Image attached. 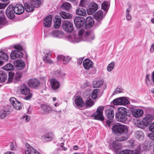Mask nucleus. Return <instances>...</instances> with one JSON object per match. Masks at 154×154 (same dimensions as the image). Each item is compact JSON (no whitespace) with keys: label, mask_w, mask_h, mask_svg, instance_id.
Returning a JSON list of instances; mask_svg holds the SVG:
<instances>
[{"label":"nucleus","mask_w":154,"mask_h":154,"mask_svg":"<svg viewBox=\"0 0 154 154\" xmlns=\"http://www.w3.org/2000/svg\"><path fill=\"white\" fill-rule=\"evenodd\" d=\"M70 59V57L67 56L66 57L64 56V58H63V63L65 64H66L69 61Z\"/></svg>","instance_id":"nucleus-55"},{"label":"nucleus","mask_w":154,"mask_h":154,"mask_svg":"<svg viewBox=\"0 0 154 154\" xmlns=\"http://www.w3.org/2000/svg\"><path fill=\"white\" fill-rule=\"evenodd\" d=\"M45 55L43 57V60L45 63L49 64L53 63V61L50 58L51 55L50 53H45Z\"/></svg>","instance_id":"nucleus-26"},{"label":"nucleus","mask_w":154,"mask_h":154,"mask_svg":"<svg viewBox=\"0 0 154 154\" xmlns=\"http://www.w3.org/2000/svg\"><path fill=\"white\" fill-rule=\"evenodd\" d=\"M119 154H133V152L130 150H124L121 151Z\"/></svg>","instance_id":"nucleus-50"},{"label":"nucleus","mask_w":154,"mask_h":154,"mask_svg":"<svg viewBox=\"0 0 154 154\" xmlns=\"http://www.w3.org/2000/svg\"><path fill=\"white\" fill-rule=\"evenodd\" d=\"M14 64L15 66L18 68V69H22L25 66V63L22 60L17 59L14 61Z\"/></svg>","instance_id":"nucleus-19"},{"label":"nucleus","mask_w":154,"mask_h":154,"mask_svg":"<svg viewBox=\"0 0 154 154\" xmlns=\"http://www.w3.org/2000/svg\"><path fill=\"white\" fill-rule=\"evenodd\" d=\"M2 69L7 71L12 70L14 69V66L11 63H8L3 66Z\"/></svg>","instance_id":"nucleus-40"},{"label":"nucleus","mask_w":154,"mask_h":154,"mask_svg":"<svg viewBox=\"0 0 154 154\" xmlns=\"http://www.w3.org/2000/svg\"><path fill=\"white\" fill-rule=\"evenodd\" d=\"M7 75L6 73L2 70H0V77H7Z\"/></svg>","instance_id":"nucleus-56"},{"label":"nucleus","mask_w":154,"mask_h":154,"mask_svg":"<svg viewBox=\"0 0 154 154\" xmlns=\"http://www.w3.org/2000/svg\"><path fill=\"white\" fill-rule=\"evenodd\" d=\"M23 56V53L20 51L18 50L13 51L10 55L11 58L12 60L18 58H21Z\"/></svg>","instance_id":"nucleus-17"},{"label":"nucleus","mask_w":154,"mask_h":154,"mask_svg":"<svg viewBox=\"0 0 154 154\" xmlns=\"http://www.w3.org/2000/svg\"><path fill=\"white\" fill-rule=\"evenodd\" d=\"M49 81L51 88L53 90H56L59 88L60 83L56 79L51 78L50 79Z\"/></svg>","instance_id":"nucleus-16"},{"label":"nucleus","mask_w":154,"mask_h":154,"mask_svg":"<svg viewBox=\"0 0 154 154\" xmlns=\"http://www.w3.org/2000/svg\"><path fill=\"white\" fill-rule=\"evenodd\" d=\"M121 105H125L128 104L129 102L128 100L124 97H121Z\"/></svg>","instance_id":"nucleus-48"},{"label":"nucleus","mask_w":154,"mask_h":154,"mask_svg":"<svg viewBox=\"0 0 154 154\" xmlns=\"http://www.w3.org/2000/svg\"><path fill=\"white\" fill-rule=\"evenodd\" d=\"M30 2L36 8L39 7L41 2L40 0H30Z\"/></svg>","instance_id":"nucleus-43"},{"label":"nucleus","mask_w":154,"mask_h":154,"mask_svg":"<svg viewBox=\"0 0 154 154\" xmlns=\"http://www.w3.org/2000/svg\"><path fill=\"white\" fill-rule=\"evenodd\" d=\"M72 7L71 4L68 2H65L61 5V8L64 10H68L71 8Z\"/></svg>","instance_id":"nucleus-34"},{"label":"nucleus","mask_w":154,"mask_h":154,"mask_svg":"<svg viewBox=\"0 0 154 154\" xmlns=\"http://www.w3.org/2000/svg\"><path fill=\"white\" fill-rule=\"evenodd\" d=\"M134 136L137 139L141 141L144 139V134L143 131H137L135 132Z\"/></svg>","instance_id":"nucleus-22"},{"label":"nucleus","mask_w":154,"mask_h":154,"mask_svg":"<svg viewBox=\"0 0 154 154\" xmlns=\"http://www.w3.org/2000/svg\"><path fill=\"white\" fill-rule=\"evenodd\" d=\"M145 117L146 119L148 120L150 123L154 119V116L151 114H147Z\"/></svg>","instance_id":"nucleus-51"},{"label":"nucleus","mask_w":154,"mask_h":154,"mask_svg":"<svg viewBox=\"0 0 154 154\" xmlns=\"http://www.w3.org/2000/svg\"><path fill=\"white\" fill-rule=\"evenodd\" d=\"M115 65V62L114 61L112 62L107 66V70L109 72L111 71L113 69Z\"/></svg>","instance_id":"nucleus-46"},{"label":"nucleus","mask_w":154,"mask_h":154,"mask_svg":"<svg viewBox=\"0 0 154 154\" xmlns=\"http://www.w3.org/2000/svg\"><path fill=\"white\" fill-rule=\"evenodd\" d=\"M103 108L99 106L96 111L91 116L94 117L95 119L103 121L104 120V118L103 115Z\"/></svg>","instance_id":"nucleus-7"},{"label":"nucleus","mask_w":154,"mask_h":154,"mask_svg":"<svg viewBox=\"0 0 154 154\" xmlns=\"http://www.w3.org/2000/svg\"><path fill=\"white\" fill-rule=\"evenodd\" d=\"M94 63L89 58H86L83 62V66L84 68L87 70H88L92 69L91 72L90 74L91 75L96 74V68H93Z\"/></svg>","instance_id":"nucleus-3"},{"label":"nucleus","mask_w":154,"mask_h":154,"mask_svg":"<svg viewBox=\"0 0 154 154\" xmlns=\"http://www.w3.org/2000/svg\"><path fill=\"white\" fill-rule=\"evenodd\" d=\"M10 112L9 111L3 110L0 113V118L1 119H3L10 114Z\"/></svg>","instance_id":"nucleus-42"},{"label":"nucleus","mask_w":154,"mask_h":154,"mask_svg":"<svg viewBox=\"0 0 154 154\" xmlns=\"http://www.w3.org/2000/svg\"><path fill=\"white\" fill-rule=\"evenodd\" d=\"M150 131L154 133V122L151 124L149 127Z\"/></svg>","instance_id":"nucleus-58"},{"label":"nucleus","mask_w":154,"mask_h":154,"mask_svg":"<svg viewBox=\"0 0 154 154\" xmlns=\"http://www.w3.org/2000/svg\"><path fill=\"white\" fill-rule=\"evenodd\" d=\"M14 48L17 49L16 50L21 51L23 50V48L22 46L19 44H17L14 45Z\"/></svg>","instance_id":"nucleus-53"},{"label":"nucleus","mask_w":154,"mask_h":154,"mask_svg":"<svg viewBox=\"0 0 154 154\" xmlns=\"http://www.w3.org/2000/svg\"><path fill=\"white\" fill-rule=\"evenodd\" d=\"M10 102L12 104H14L17 101V99L14 97H12L10 99Z\"/></svg>","instance_id":"nucleus-59"},{"label":"nucleus","mask_w":154,"mask_h":154,"mask_svg":"<svg viewBox=\"0 0 154 154\" xmlns=\"http://www.w3.org/2000/svg\"><path fill=\"white\" fill-rule=\"evenodd\" d=\"M10 146V149L11 150L14 151L16 150V149L14 146V145L13 142H11Z\"/></svg>","instance_id":"nucleus-62"},{"label":"nucleus","mask_w":154,"mask_h":154,"mask_svg":"<svg viewBox=\"0 0 154 154\" xmlns=\"http://www.w3.org/2000/svg\"><path fill=\"white\" fill-rule=\"evenodd\" d=\"M110 2L109 1H104L102 4V8L105 11L107 12L109 7Z\"/></svg>","instance_id":"nucleus-30"},{"label":"nucleus","mask_w":154,"mask_h":154,"mask_svg":"<svg viewBox=\"0 0 154 154\" xmlns=\"http://www.w3.org/2000/svg\"><path fill=\"white\" fill-rule=\"evenodd\" d=\"M135 124L136 126L139 128L143 129L144 128L145 125L141 121L138 120L137 121Z\"/></svg>","instance_id":"nucleus-47"},{"label":"nucleus","mask_w":154,"mask_h":154,"mask_svg":"<svg viewBox=\"0 0 154 154\" xmlns=\"http://www.w3.org/2000/svg\"><path fill=\"white\" fill-rule=\"evenodd\" d=\"M24 119H25L26 122H29L30 119V117L28 115H26L23 117Z\"/></svg>","instance_id":"nucleus-63"},{"label":"nucleus","mask_w":154,"mask_h":154,"mask_svg":"<svg viewBox=\"0 0 154 154\" xmlns=\"http://www.w3.org/2000/svg\"><path fill=\"white\" fill-rule=\"evenodd\" d=\"M25 145L27 148L25 150L26 154H32L33 148L27 143H25Z\"/></svg>","instance_id":"nucleus-36"},{"label":"nucleus","mask_w":154,"mask_h":154,"mask_svg":"<svg viewBox=\"0 0 154 154\" xmlns=\"http://www.w3.org/2000/svg\"><path fill=\"white\" fill-rule=\"evenodd\" d=\"M74 21L75 26L78 28H80L85 24V18L78 17L74 19Z\"/></svg>","instance_id":"nucleus-11"},{"label":"nucleus","mask_w":154,"mask_h":154,"mask_svg":"<svg viewBox=\"0 0 154 154\" xmlns=\"http://www.w3.org/2000/svg\"><path fill=\"white\" fill-rule=\"evenodd\" d=\"M53 138V135L51 133H47L43 135L42 137V139L45 141L51 140Z\"/></svg>","instance_id":"nucleus-24"},{"label":"nucleus","mask_w":154,"mask_h":154,"mask_svg":"<svg viewBox=\"0 0 154 154\" xmlns=\"http://www.w3.org/2000/svg\"><path fill=\"white\" fill-rule=\"evenodd\" d=\"M86 38L88 39L87 40L88 41H91L94 39L95 38L94 35L93 34L91 33L89 31H87L86 32Z\"/></svg>","instance_id":"nucleus-38"},{"label":"nucleus","mask_w":154,"mask_h":154,"mask_svg":"<svg viewBox=\"0 0 154 154\" xmlns=\"http://www.w3.org/2000/svg\"><path fill=\"white\" fill-rule=\"evenodd\" d=\"M142 122L145 126L149 125L150 123L149 120L146 119V117L143 119Z\"/></svg>","instance_id":"nucleus-52"},{"label":"nucleus","mask_w":154,"mask_h":154,"mask_svg":"<svg viewBox=\"0 0 154 154\" xmlns=\"http://www.w3.org/2000/svg\"><path fill=\"white\" fill-rule=\"evenodd\" d=\"M100 90L99 89H94L91 95V97L92 99H95L97 97V93Z\"/></svg>","instance_id":"nucleus-45"},{"label":"nucleus","mask_w":154,"mask_h":154,"mask_svg":"<svg viewBox=\"0 0 154 154\" xmlns=\"http://www.w3.org/2000/svg\"><path fill=\"white\" fill-rule=\"evenodd\" d=\"M62 27L63 29L68 32H71L73 30V25L68 21H65L62 24Z\"/></svg>","instance_id":"nucleus-10"},{"label":"nucleus","mask_w":154,"mask_h":154,"mask_svg":"<svg viewBox=\"0 0 154 154\" xmlns=\"http://www.w3.org/2000/svg\"><path fill=\"white\" fill-rule=\"evenodd\" d=\"M94 104L93 100L90 98L85 100L84 105L86 107L89 108L92 106Z\"/></svg>","instance_id":"nucleus-29"},{"label":"nucleus","mask_w":154,"mask_h":154,"mask_svg":"<svg viewBox=\"0 0 154 154\" xmlns=\"http://www.w3.org/2000/svg\"><path fill=\"white\" fill-rule=\"evenodd\" d=\"M128 138V136L116 137V141H113L112 144L113 149H114V151L116 152L117 150L121 148V146L120 144L119 143V142L125 140Z\"/></svg>","instance_id":"nucleus-5"},{"label":"nucleus","mask_w":154,"mask_h":154,"mask_svg":"<svg viewBox=\"0 0 154 154\" xmlns=\"http://www.w3.org/2000/svg\"><path fill=\"white\" fill-rule=\"evenodd\" d=\"M103 16V12L101 10H99L95 13L94 17L97 21L96 24L97 26L99 25L101 23Z\"/></svg>","instance_id":"nucleus-14"},{"label":"nucleus","mask_w":154,"mask_h":154,"mask_svg":"<svg viewBox=\"0 0 154 154\" xmlns=\"http://www.w3.org/2000/svg\"><path fill=\"white\" fill-rule=\"evenodd\" d=\"M131 113L133 116L136 118H138L141 116L143 114V112L141 109H136L132 110Z\"/></svg>","instance_id":"nucleus-21"},{"label":"nucleus","mask_w":154,"mask_h":154,"mask_svg":"<svg viewBox=\"0 0 154 154\" xmlns=\"http://www.w3.org/2000/svg\"><path fill=\"white\" fill-rule=\"evenodd\" d=\"M61 33V32L57 30H55L51 32V35L54 37H58Z\"/></svg>","instance_id":"nucleus-44"},{"label":"nucleus","mask_w":154,"mask_h":154,"mask_svg":"<svg viewBox=\"0 0 154 154\" xmlns=\"http://www.w3.org/2000/svg\"><path fill=\"white\" fill-rule=\"evenodd\" d=\"M23 106L22 103L21 102L18 101H17L14 104H13L14 108L16 110L21 109Z\"/></svg>","instance_id":"nucleus-39"},{"label":"nucleus","mask_w":154,"mask_h":154,"mask_svg":"<svg viewBox=\"0 0 154 154\" xmlns=\"http://www.w3.org/2000/svg\"><path fill=\"white\" fill-rule=\"evenodd\" d=\"M85 28L87 29L91 28L94 25V21L93 17L91 16H88L86 18L85 20Z\"/></svg>","instance_id":"nucleus-13"},{"label":"nucleus","mask_w":154,"mask_h":154,"mask_svg":"<svg viewBox=\"0 0 154 154\" xmlns=\"http://www.w3.org/2000/svg\"><path fill=\"white\" fill-rule=\"evenodd\" d=\"M14 11L16 14L20 15L24 11V8L21 4H17L14 6Z\"/></svg>","instance_id":"nucleus-15"},{"label":"nucleus","mask_w":154,"mask_h":154,"mask_svg":"<svg viewBox=\"0 0 154 154\" xmlns=\"http://www.w3.org/2000/svg\"><path fill=\"white\" fill-rule=\"evenodd\" d=\"M76 14L79 15L85 16L87 15L86 10L82 8H78L76 11Z\"/></svg>","instance_id":"nucleus-32"},{"label":"nucleus","mask_w":154,"mask_h":154,"mask_svg":"<svg viewBox=\"0 0 154 154\" xmlns=\"http://www.w3.org/2000/svg\"><path fill=\"white\" fill-rule=\"evenodd\" d=\"M8 3H0V9H4L8 5Z\"/></svg>","instance_id":"nucleus-60"},{"label":"nucleus","mask_w":154,"mask_h":154,"mask_svg":"<svg viewBox=\"0 0 154 154\" xmlns=\"http://www.w3.org/2000/svg\"><path fill=\"white\" fill-rule=\"evenodd\" d=\"M25 10L28 12H32L35 8L32 2H28L25 3L24 5Z\"/></svg>","instance_id":"nucleus-18"},{"label":"nucleus","mask_w":154,"mask_h":154,"mask_svg":"<svg viewBox=\"0 0 154 154\" xmlns=\"http://www.w3.org/2000/svg\"><path fill=\"white\" fill-rule=\"evenodd\" d=\"M98 8V6L97 3L94 2L91 3L87 9L88 13L90 15L92 14L96 11Z\"/></svg>","instance_id":"nucleus-12"},{"label":"nucleus","mask_w":154,"mask_h":154,"mask_svg":"<svg viewBox=\"0 0 154 154\" xmlns=\"http://www.w3.org/2000/svg\"><path fill=\"white\" fill-rule=\"evenodd\" d=\"M104 82L103 80L94 81L93 83V85L94 88H99L102 85Z\"/></svg>","instance_id":"nucleus-37"},{"label":"nucleus","mask_w":154,"mask_h":154,"mask_svg":"<svg viewBox=\"0 0 154 154\" xmlns=\"http://www.w3.org/2000/svg\"><path fill=\"white\" fill-rule=\"evenodd\" d=\"M114 105H121V97L114 99L113 102Z\"/></svg>","instance_id":"nucleus-49"},{"label":"nucleus","mask_w":154,"mask_h":154,"mask_svg":"<svg viewBox=\"0 0 154 154\" xmlns=\"http://www.w3.org/2000/svg\"><path fill=\"white\" fill-rule=\"evenodd\" d=\"M6 18L5 17L2 11H0V25H4L6 23Z\"/></svg>","instance_id":"nucleus-31"},{"label":"nucleus","mask_w":154,"mask_h":154,"mask_svg":"<svg viewBox=\"0 0 154 154\" xmlns=\"http://www.w3.org/2000/svg\"><path fill=\"white\" fill-rule=\"evenodd\" d=\"M15 13L14 6L12 5H9L7 8L5 13L7 17L10 19H13L15 17Z\"/></svg>","instance_id":"nucleus-9"},{"label":"nucleus","mask_w":154,"mask_h":154,"mask_svg":"<svg viewBox=\"0 0 154 154\" xmlns=\"http://www.w3.org/2000/svg\"><path fill=\"white\" fill-rule=\"evenodd\" d=\"M112 130L113 133L116 135L127 134L128 132V128L118 123L113 126Z\"/></svg>","instance_id":"nucleus-2"},{"label":"nucleus","mask_w":154,"mask_h":154,"mask_svg":"<svg viewBox=\"0 0 154 154\" xmlns=\"http://www.w3.org/2000/svg\"><path fill=\"white\" fill-rule=\"evenodd\" d=\"M87 0H81L80 1L79 5L82 7L85 6L86 4Z\"/></svg>","instance_id":"nucleus-57"},{"label":"nucleus","mask_w":154,"mask_h":154,"mask_svg":"<svg viewBox=\"0 0 154 154\" xmlns=\"http://www.w3.org/2000/svg\"><path fill=\"white\" fill-rule=\"evenodd\" d=\"M8 55L5 52L0 51V60L7 61L8 60Z\"/></svg>","instance_id":"nucleus-33"},{"label":"nucleus","mask_w":154,"mask_h":154,"mask_svg":"<svg viewBox=\"0 0 154 154\" xmlns=\"http://www.w3.org/2000/svg\"><path fill=\"white\" fill-rule=\"evenodd\" d=\"M130 116L128 109L124 107H120L116 113L115 117L117 121L125 123L128 121V116L129 117Z\"/></svg>","instance_id":"nucleus-1"},{"label":"nucleus","mask_w":154,"mask_h":154,"mask_svg":"<svg viewBox=\"0 0 154 154\" xmlns=\"http://www.w3.org/2000/svg\"><path fill=\"white\" fill-rule=\"evenodd\" d=\"M63 58H64V56L62 55H59L57 56V60L59 61L61 60L63 61Z\"/></svg>","instance_id":"nucleus-61"},{"label":"nucleus","mask_w":154,"mask_h":154,"mask_svg":"<svg viewBox=\"0 0 154 154\" xmlns=\"http://www.w3.org/2000/svg\"><path fill=\"white\" fill-rule=\"evenodd\" d=\"M65 75V74L64 73L61 72L59 70L53 72L52 75L53 77H62Z\"/></svg>","instance_id":"nucleus-35"},{"label":"nucleus","mask_w":154,"mask_h":154,"mask_svg":"<svg viewBox=\"0 0 154 154\" xmlns=\"http://www.w3.org/2000/svg\"><path fill=\"white\" fill-rule=\"evenodd\" d=\"M149 137L152 140L154 141V133H150L148 134Z\"/></svg>","instance_id":"nucleus-64"},{"label":"nucleus","mask_w":154,"mask_h":154,"mask_svg":"<svg viewBox=\"0 0 154 154\" xmlns=\"http://www.w3.org/2000/svg\"><path fill=\"white\" fill-rule=\"evenodd\" d=\"M54 27L55 29L58 28L60 26L61 19L59 16H55L54 19Z\"/></svg>","instance_id":"nucleus-23"},{"label":"nucleus","mask_w":154,"mask_h":154,"mask_svg":"<svg viewBox=\"0 0 154 154\" xmlns=\"http://www.w3.org/2000/svg\"><path fill=\"white\" fill-rule=\"evenodd\" d=\"M52 16L50 15L45 17L43 20L44 25L46 27H49L51 25Z\"/></svg>","instance_id":"nucleus-20"},{"label":"nucleus","mask_w":154,"mask_h":154,"mask_svg":"<svg viewBox=\"0 0 154 154\" xmlns=\"http://www.w3.org/2000/svg\"><path fill=\"white\" fill-rule=\"evenodd\" d=\"M28 84L32 88L37 89L40 84V81L36 78H34L29 80Z\"/></svg>","instance_id":"nucleus-8"},{"label":"nucleus","mask_w":154,"mask_h":154,"mask_svg":"<svg viewBox=\"0 0 154 154\" xmlns=\"http://www.w3.org/2000/svg\"><path fill=\"white\" fill-rule=\"evenodd\" d=\"M41 108L47 114L52 111V109L50 106L45 104H42Z\"/></svg>","instance_id":"nucleus-27"},{"label":"nucleus","mask_w":154,"mask_h":154,"mask_svg":"<svg viewBox=\"0 0 154 154\" xmlns=\"http://www.w3.org/2000/svg\"><path fill=\"white\" fill-rule=\"evenodd\" d=\"M60 15V17L63 19H70L72 17V15L71 14L64 11L61 12Z\"/></svg>","instance_id":"nucleus-28"},{"label":"nucleus","mask_w":154,"mask_h":154,"mask_svg":"<svg viewBox=\"0 0 154 154\" xmlns=\"http://www.w3.org/2000/svg\"><path fill=\"white\" fill-rule=\"evenodd\" d=\"M114 109L112 107H109L106 109L105 111V115L108 119L106 120V123L108 125H110L112 122L114 116Z\"/></svg>","instance_id":"nucleus-6"},{"label":"nucleus","mask_w":154,"mask_h":154,"mask_svg":"<svg viewBox=\"0 0 154 154\" xmlns=\"http://www.w3.org/2000/svg\"><path fill=\"white\" fill-rule=\"evenodd\" d=\"M75 102L76 105L79 107H82L84 106L82 99L79 96L76 97Z\"/></svg>","instance_id":"nucleus-25"},{"label":"nucleus","mask_w":154,"mask_h":154,"mask_svg":"<svg viewBox=\"0 0 154 154\" xmlns=\"http://www.w3.org/2000/svg\"><path fill=\"white\" fill-rule=\"evenodd\" d=\"M20 90L21 93L23 95L27 96L24 99L26 100H30L32 97V94L30 91V89L26 85L23 84L20 87Z\"/></svg>","instance_id":"nucleus-4"},{"label":"nucleus","mask_w":154,"mask_h":154,"mask_svg":"<svg viewBox=\"0 0 154 154\" xmlns=\"http://www.w3.org/2000/svg\"><path fill=\"white\" fill-rule=\"evenodd\" d=\"M123 92L122 89L121 88H117L113 93V95H115L117 94L122 93Z\"/></svg>","instance_id":"nucleus-54"},{"label":"nucleus","mask_w":154,"mask_h":154,"mask_svg":"<svg viewBox=\"0 0 154 154\" xmlns=\"http://www.w3.org/2000/svg\"><path fill=\"white\" fill-rule=\"evenodd\" d=\"M148 149V146L145 144H142L138 146L137 149L138 152L146 151Z\"/></svg>","instance_id":"nucleus-41"}]
</instances>
